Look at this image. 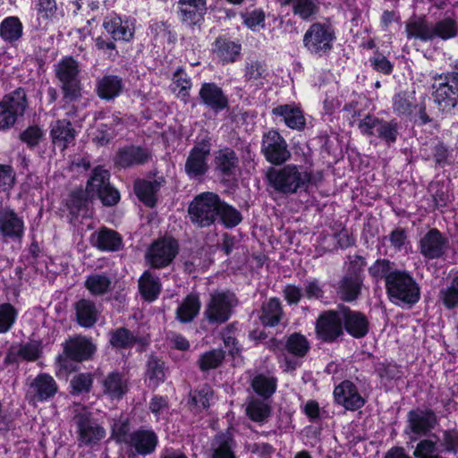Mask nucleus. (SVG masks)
I'll list each match as a JSON object with an SVG mask.
<instances>
[{"instance_id":"bf43d9fd","label":"nucleus","mask_w":458,"mask_h":458,"mask_svg":"<svg viewBox=\"0 0 458 458\" xmlns=\"http://www.w3.org/2000/svg\"><path fill=\"white\" fill-rule=\"evenodd\" d=\"M17 314V310L12 304H0V334L6 333L13 327Z\"/></svg>"},{"instance_id":"680f3d73","label":"nucleus","mask_w":458,"mask_h":458,"mask_svg":"<svg viewBox=\"0 0 458 458\" xmlns=\"http://www.w3.org/2000/svg\"><path fill=\"white\" fill-rule=\"evenodd\" d=\"M44 138V131L38 125H30L23 130L19 139L30 148H36Z\"/></svg>"},{"instance_id":"5701e85b","label":"nucleus","mask_w":458,"mask_h":458,"mask_svg":"<svg viewBox=\"0 0 458 458\" xmlns=\"http://www.w3.org/2000/svg\"><path fill=\"white\" fill-rule=\"evenodd\" d=\"M334 396L337 403L350 411H356L364 405V399L358 393L356 386L349 381H343L334 390Z\"/></svg>"},{"instance_id":"c03bdc74","label":"nucleus","mask_w":458,"mask_h":458,"mask_svg":"<svg viewBox=\"0 0 458 458\" xmlns=\"http://www.w3.org/2000/svg\"><path fill=\"white\" fill-rule=\"evenodd\" d=\"M139 289L145 300H156L161 290L159 278L149 271H145L139 280Z\"/></svg>"},{"instance_id":"f03ea898","label":"nucleus","mask_w":458,"mask_h":458,"mask_svg":"<svg viewBox=\"0 0 458 458\" xmlns=\"http://www.w3.org/2000/svg\"><path fill=\"white\" fill-rule=\"evenodd\" d=\"M266 178L276 191L289 195L306 191L311 182L312 173L307 167L290 164L281 168L270 167Z\"/></svg>"},{"instance_id":"473e14b6","label":"nucleus","mask_w":458,"mask_h":458,"mask_svg":"<svg viewBox=\"0 0 458 458\" xmlns=\"http://www.w3.org/2000/svg\"><path fill=\"white\" fill-rule=\"evenodd\" d=\"M272 112L275 115L282 116L291 129L301 131L305 127V117L299 107L282 105L275 107Z\"/></svg>"},{"instance_id":"7c9ffc66","label":"nucleus","mask_w":458,"mask_h":458,"mask_svg":"<svg viewBox=\"0 0 458 458\" xmlns=\"http://www.w3.org/2000/svg\"><path fill=\"white\" fill-rule=\"evenodd\" d=\"M267 75V67L264 61L250 59L245 63L243 79L250 87H262Z\"/></svg>"},{"instance_id":"4c0bfd02","label":"nucleus","mask_w":458,"mask_h":458,"mask_svg":"<svg viewBox=\"0 0 458 458\" xmlns=\"http://www.w3.org/2000/svg\"><path fill=\"white\" fill-rule=\"evenodd\" d=\"M245 412L250 420L263 423L271 415V407L265 400L250 397L245 403Z\"/></svg>"},{"instance_id":"052dcab7","label":"nucleus","mask_w":458,"mask_h":458,"mask_svg":"<svg viewBox=\"0 0 458 458\" xmlns=\"http://www.w3.org/2000/svg\"><path fill=\"white\" fill-rule=\"evenodd\" d=\"M135 192L138 198L148 207L156 204L157 191L148 181H139L135 183Z\"/></svg>"},{"instance_id":"3c124183","label":"nucleus","mask_w":458,"mask_h":458,"mask_svg":"<svg viewBox=\"0 0 458 458\" xmlns=\"http://www.w3.org/2000/svg\"><path fill=\"white\" fill-rule=\"evenodd\" d=\"M284 348L297 357H303L310 349V344L304 335L294 333L287 338Z\"/></svg>"},{"instance_id":"72a5a7b5","label":"nucleus","mask_w":458,"mask_h":458,"mask_svg":"<svg viewBox=\"0 0 458 458\" xmlns=\"http://www.w3.org/2000/svg\"><path fill=\"white\" fill-rule=\"evenodd\" d=\"M103 392L111 399H121L127 392V383L118 372L109 373L102 381Z\"/></svg>"},{"instance_id":"20e7f679","label":"nucleus","mask_w":458,"mask_h":458,"mask_svg":"<svg viewBox=\"0 0 458 458\" xmlns=\"http://www.w3.org/2000/svg\"><path fill=\"white\" fill-rule=\"evenodd\" d=\"M386 290L390 301L398 306L411 307L420 298L419 284L405 270H395L388 277Z\"/></svg>"},{"instance_id":"e2e57ef3","label":"nucleus","mask_w":458,"mask_h":458,"mask_svg":"<svg viewBox=\"0 0 458 458\" xmlns=\"http://www.w3.org/2000/svg\"><path fill=\"white\" fill-rule=\"evenodd\" d=\"M377 135L386 143H394L398 135V123L394 121L380 120L377 124Z\"/></svg>"},{"instance_id":"79ce46f5","label":"nucleus","mask_w":458,"mask_h":458,"mask_svg":"<svg viewBox=\"0 0 458 458\" xmlns=\"http://www.w3.org/2000/svg\"><path fill=\"white\" fill-rule=\"evenodd\" d=\"M93 198L89 196V192L82 189H77L71 192L67 200V207L72 215L86 216L89 209V206Z\"/></svg>"},{"instance_id":"09e8293b","label":"nucleus","mask_w":458,"mask_h":458,"mask_svg":"<svg viewBox=\"0 0 458 458\" xmlns=\"http://www.w3.org/2000/svg\"><path fill=\"white\" fill-rule=\"evenodd\" d=\"M225 359V352L221 349H213L204 352L198 360L201 371H208L218 368Z\"/></svg>"},{"instance_id":"f3484780","label":"nucleus","mask_w":458,"mask_h":458,"mask_svg":"<svg viewBox=\"0 0 458 458\" xmlns=\"http://www.w3.org/2000/svg\"><path fill=\"white\" fill-rule=\"evenodd\" d=\"M420 253L428 259L442 257L447 248L448 240L437 229L428 230L419 242Z\"/></svg>"},{"instance_id":"bb28decb","label":"nucleus","mask_w":458,"mask_h":458,"mask_svg":"<svg viewBox=\"0 0 458 458\" xmlns=\"http://www.w3.org/2000/svg\"><path fill=\"white\" fill-rule=\"evenodd\" d=\"M95 345L84 336H77L65 342L64 352L65 355L75 361L88 360L95 352Z\"/></svg>"},{"instance_id":"6ab92c4d","label":"nucleus","mask_w":458,"mask_h":458,"mask_svg":"<svg viewBox=\"0 0 458 458\" xmlns=\"http://www.w3.org/2000/svg\"><path fill=\"white\" fill-rule=\"evenodd\" d=\"M0 233L4 238L21 241L24 234V222L9 207L0 206Z\"/></svg>"},{"instance_id":"58836bf2","label":"nucleus","mask_w":458,"mask_h":458,"mask_svg":"<svg viewBox=\"0 0 458 458\" xmlns=\"http://www.w3.org/2000/svg\"><path fill=\"white\" fill-rule=\"evenodd\" d=\"M432 40H447L458 34V21L452 17H445L431 25Z\"/></svg>"},{"instance_id":"a878e982","label":"nucleus","mask_w":458,"mask_h":458,"mask_svg":"<svg viewBox=\"0 0 458 458\" xmlns=\"http://www.w3.org/2000/svg\"><path fill=\"white\" fill-rule=\"evenodd\" d=\"M200 309L199 293L191 292L179 302L175 310V318L182 324L191 323L199 316Z\"/></svg>"},{"instance_id":"37998d69","label":"nucleus","mask_w":458,"mask_h":458,"mask_svg":"<svg viewBox=\"0 0 458 458\" xmlns=\"http://www.w3.org/2000/svg\"><path fill=\"white\" fill-rule=\"evenodd\" d=\"M84 285L92 295L102 296L110 291L112 279L105 273H94L87 276Z\"/></svg>"},{"instance_id":"e433bc0d","label":"nucleus","mask_w":458,"mask_h":458,"mask_svg":"<svg viewBox=\"0 0 458 458\" xmlns=\"http://www.w3.org/2000/svg\"><path fill=\"white\" fill-rule=\"evenodd\" d=\"M123 86L122 79L118 76L106 75L98 81V95L102 99H113L122 92Z\"/></svg>"},{"instance_id":"5fc2aeb1","label":"nucleus","mask_w":458,"mask_h":458,"mask_svg":"<svg viewBox=\"0 0 458 458\" xmlns=\"http://www.w3.org/2000/svg\"><path fill=\"white\" fill-rule=\"evenodd\" d=\"M416 458H443L438 454V446L437 440L425 438L420 440L413 452Z\"/></svg>"},{"instance_id":"9b49d317","label":"nucleus","mask_w":458,"mask_h":458,"mask_svg":"<svg viewBox=\"0 0 458 458\" xmlns=\"http://www.w3.org/2000/svg\"><path fill=\"white\" fill-rule=\"evenodd\" d=\"M235 295L228 291H216L210 294L204 316L210 324H223L231 315L236 305Z\"/></svg>"},{"instance_id":"dca6fc26","label":"nucleus","mask_w":458,"mask_h":458,"mask_svg":"<svg viewBox=\"0 0 458 458\" xmlns=\"http://www.w3.org/2000/svg\"><path fill=\"white\" fill-rule=\"evenodd\" d=\"M58 391L54 377L47 373H40L29 384L26 396L30 403L46 402L53 398Z\"/></svg>"},{"instance_id":"ddd939ff","label":"nucleus","mask_w":458,"mask_h":458,"mask_svg":"<svg viewBox=\"0 0 458 458\" xmlns=\"http://www.w3.org/2000/svg\"><path fill=\"white\" fill-rule=\"evenodd\" d=\"M179 245L175 239L164 237L155 241L146 252V259L154 268L169 266L178 254Z\"/></svg>"},{"instance_id":"ea45409f","label":"nucleus","mask_w":458,"mask_h":458,"mask_svg":"<svg viewBox=\"0 0 458 458\" xmlns=\"http://www.w3.org/2000/svg\"><path fill=\"white\" fill-rule=\"evenodd\" d=\"M418 106L414 92L402 91L393 98V110L397 115L410 116Z\"/></svg>"},{"instance_id":"0e129e2a","label":"nucleus","mask_w":458,"mask_h":458,"mask_svg":"<svg viewBox=\"0 0 458 458\" xmlns=\"http://www.w3.org/2000/svg\"><path fill=\"white\" fill-rule=\"evenodd\" d=\"M93 383L92 376L89 373H80L74 376L71 382L72 395H77L82 393H89L91 389Z\"/></svg>"},{"instance_id":"f257e3e1","label":"nucleus","mask_w":458,"mask_h":458,"mask_svg":"<svg viewBox=\"0 0 458 458\" xmlns=\"http://www.w3.org/2000/svg\"><path fill=\"white\" fill-rule=\"evenodd\" d=\"M72 412L71 423L74 428L78 447L92 448L106 437V428L89 407L75 403Z\"/></svg>"},{"instance_id":"39448f33","label":"nucleus","mask_w":458,"mask_h":458,"mask_svg":"<svg viewBox=\"0 0 458 458\" xmlns=\"http://www.w3.org/2000/svg\"><path fill=\"white\" fill-rule=\"evenodd\" d=\"M221 198L212 191L196 195L188 207L190 221L198 228L209 227L219 218Z\"/></svg>"},{"instance_id":"4be33fe9","label":"nucleus","mask_w":458,"mask_h":458,"mask_svg":"<svg viewBox=\"0 0 458 458\" xmlns=\"http://www.w3.org/2000/svg\"><path fill=\"white\" fill-rule=\"evenodd\" d=\"M343 325L346 332L354 338H362L368 332L369 323L364 314L352 310L349 307L341 306Z\"/></svg>"},{"instance_id":"49530a36","label":"nucleus","mask_w":458,"mask_h":458,"mask_svg":"<svg viewBox=\"0 0 458 458\" xmlns=\"http://www.w3.org/2000/svg\"><path fill=\"white\" fill-rule=\"evenodd\" d=\"M215 52L224 63H233L241 53V46L226 39L216 40Z\"/></svg>"},{"instance_id":"6e6d98bb","label":"nucleus","mask_w":458,"mask_h":458,"mask_svg":"<svg viewBox=\"0 0 458 458\" xmlns=\"http://www.w3.org/2000/svg\"><path fill=\"white\" fill-rule=\"evenodd\" d=\"M394 268V263L388 259H377L369 268V273L375 279H385L386 285L387 284V279L391 275L395 272Z\"/></svg>"},{"instance_id":"393cba45","label":"nucleus","mask_w":458,"mask_h":458,"mask_svg":"<svg viewBox=\"0 0 458 458\" xmlns=\"http://www.w3.org/2000/svg\"><path fill=\"white\" fill-rule=\"evenodd\" d=\"M237 444L229 431L216 434L210 444V458H237Z\"/></svg>"},{"instance_id":"864d4df0","label":"nucleus","mask_w":458,"mask_h":458,"mask_svg":"<svg viewBox=\"0 0 458 458\" xmlns=\"http://www.w3.org/2000/svg\"><path fill=\"white\" fill-rule=\"evenodd\" d=\"M22 26L16 17L6 18L1 24L0 34L4 40L14 41L21 38Z\"/></svg>"},{"instance_id":"2eb2a0df","label":"nucleus","mask_w":458,"mask_h":458,"mask_svg":"<svg viewBox=\"0 0 458 458\" xmlns=\"http://www.w3.org/2000/svg\"><path fill=\"white\" fill-rule=\"evenodd\" d=\"M316 334L318 339L333 343L344 335L341 307L338 310L322 312L316 321Z\"/></svg>"},{"instance_id":"f8f14e48","label":"nucleus","mask_w":458,"mask_h":458,"mask_svg":"<svg viewBox=\"0 0 458 458\" xmlns=\"http://www.w3.org/2000/svg\"><path fill=\"white\" fill-rule=\"evenodd\" d=\"M335 36L334 30L321 23H313L303 37V45L313 55L322 56L330 52Z\"/></svg>"},{"instance_id":"1a4fd4ad","label":"nucleus","mask_w":458,"mask_h":458,"mask_svg":"<svg viewBox=\"0 0 458 458\" xmlns=\"http://www.w3.org/2000/svg\"><path fill=\"white\" fill-rule=\"evenodd\" d=\"M438 424V419L431 409L416 408L407 413L404 434L411 442L427 436Z\"/></svg>"},{"instance_id":"a211bd4d","label":"nucleus","mask_w":458,"mask_h":458,"mask_svg":"<svg viewBox=\"0 0 458 458\" xmlns=\"http://www.w3.org/2000/svg\"><path fill=\"white\" fill-rule=\"evenodd\" d=\"M210 148L208 144L200 143L191 148L186 159L184 170L190 179H199L208 170V157Z\"/></svg>"},{"instance_id":"a19ab883","label":"nucleus","mask_w":458,"mask_h":458,"mask_svg":"<svg viewBox=\"0 0 458 458\" xmlns=\"http://www.w3.org/2000/svg\"><path fill=\"white\" fill-rule=\"evenodd\" d=\"M283 317V309L279 299L271 298L264 303L261 309L259 319L266 327L276 326Z\"/></svg>"},{"instance_id":"de8ad7c7","label":"nucleus","mask_w":458,"mask_h":458,"mask_svg":"<svg viewBox=\"0 0 458 458\" xmlns=\"http://www.w3.org/2000/svg\"><path fill=\"white\" fill-rule=\"evenodd\" d=\"M253 390L263 398H269L276 391V380L272 377L259 374L254 377L251 382Z\"/></svg>"},{"instance_id":"f704fd0d","label":"nucleus","mask_w":458,"mask_h":458,"mask_svg":"<svg viewBox=\"0 0 458 458\" xmlns=\"http://www.w3.org/2000/svg\"><path fill=\"white\" fill-rule=\"evenodd\" d=\"M94 245L106 251H116L121 249L123 244L122 237L115 231L110 229H102L93 235Z\"/></svg>"},{"instance_id":"b1692460","label":"nucleus","mask_w":458,"mask_h":458,"mask_svg":"<svg viewBox=\"0 0 458 458\" xmlns=\"http://www.w3.org/2000/svg\"><path fill=\"white\" fill-rule=\"evenodd\" d=\"M151 158V153L147 148L130 146L120 148L114 157L115 165L127 168L140 165Z\"/></svg>"},{"instance_id":"9d476101","label":"nucleus","mask_w":458,"mask_h":458,"mask_svg":"<svg viewBox=\"0 0 458 458\" xmlns=\"http://www.w3.org/2000/svg\"><path fill=\"white\" fill-rule=\"evenodd\" d=\"M109 177L107 170L97 167L92 171L85 189L91 198H98L105 206H114L120 199V194L111 186Z\"/></svg>"},{"instance_id":"13d9d810","label":"nucleus","mask_w":458,"mask_h":458,"mask_svg":"<svg viewBox=\"0 0 458 458\" xmlns=\"http://www.w3.org/2000/svg\"><path fill=\"white\" fill-rule=\"evenodd\" d=\"M439 296L447 309L458 306V275L452 279L449 285L441 289Z\"/></svg>"},{"instance_id":"2f4dec72","label":"nucleus","mask_w":458,"mask_h":458,"mask_svg":"<svg viewBox=\"0 0 458 458\" xmlns=\"http://www.w3.org/2000/svg\"><path fill=\"white\" fill-rule=\"evenodd\" d=\"M178 4L181 21L190 26L200 21L202 13L206 9V0H180Z\"/></svg>"},{"instance_id":"4468645a","label":"nucleus","mask_w":458,"mask_h":458,"mask_svg":"<svg viewBox=\"0 0 458 458\" xmlns=\"http://www.w3.org/2000/svg\"><path fill=\"white\" fill-rule=\"evenodd\" d=\"M261 153L267 162L275 165H282L291 157L285 140L276 130H270L263 134Z\"/></svg>"},{"instance_id":"cd10ccee","label":"nucleus","mask_w":458,"mask_h":458,"mask_svg":"<svg viewBox=\"0 0 458 458\" xmlns=\"http://www.w3.org/2000/svg\"><path fill=\"white\" fill-rule=\"evenodd\" d=\"M74 310L77 323L85 328L92 327L101 312L93 301L84 298L74 303Z\"/></svg>"},{"instance_id":"aec40b11","label":"nucleus","mask_w":458,"mask_h":458,"mask_svg":"<svg viewBox=\"0 0 458 458\" xmlns=\"http://www.w3.org/2000/svg\"><path fill=\"white\" fill-rule=\"evenodd\" d=\"M199 98L201 103L215 113L228 108L229 101L222 88L214 82H205L201 85Z\"/></svg>"},{"instance_id":"4d7b16f0","label":"nucleus","mask_w":458,"mask_h":458,"mask_svg":"<svg viewBox=\"0 0 458 458\" xmlns=\"http://www.w3.org/2000/svg\"><path fill=\"white\" fill-rule=\"evenodd\" d=\"M293 14L302 20H310L318 12V5L314 0H294Z\"/></svg>"},{"instance_id":"338daca9","label":"nucleus","mask_w":458,"mask_h":458,"mask_svg":"<svg viewBox=\"0 0 458 458\" xmlns=\"http://www.w3.org/2000/svg\"><path fill=\"white\" fill-rule=\"evenodd\" d=\"M244 25L252 31L265 27V13L261 9H255L250 13H242Z\"/></svg>"},{"instance_id":"6e6552de","label":"nucleus","mask_w":458,"mask_h":458,"mask_svg":"<svg viewBox=\"0 0 458 458\" xmlns=\"http://www.w3.org/2000/svg\"><path fill=\"white\" fill-rule=\"evenodd\" d=\"M79 65L72 57H65L55 67V74L62 83L64 99L72 102L81 98V83L79 80Z\"/></svg>"},{"instance_id":"7ed1b4c3","label":"nucleus","mask_w":458,"mask_h":458,"mask_svg":"<svg viewBox=\"0 0 458 458\" xmlns=\"http://www.w3.org/2000/svg\"><path fill=\"white\" fill-rule=\"evenodd\" d=\"M117 441L125 445L129 457L148 456L153 454L158 445V436L150 428L140 427L130 431L126 423L116 429Z\"/></svg>"},{"instance_id":"423d86ee","label":"nucleus","mask_w":458,"mask_h":458,"mask_svg":"<svg viewBox=\"0 0 458 458\" xmlns=\"http://www.w3.org/2000/svg\"><path fill=\"white\" fill-rule=\"evenodd\" d=\"M434 100L443 112H449L458 103V72L433 76Z\"/></svg>"},{"instance_id":"c756f323","label":"nucleus","mask_w":458,"mask_h":458,"mask_svg":"<svg viewBox=\"0 0 458 458\" xmlns=\"http://www.w3.org/2000/svg\"><path fill=\"white\" fill-rule=\"evenodd\" d=\"M362 279L353 271L347 273L339 282L337 294L344 301H352L360 293Z\"/></svg>"},{"instance_id":"c85d7f7f","label":"nucleus","mask_w":458,"mask_h":458,"mask_svg":"<svg viewBox=\"0 0 458 458\" xmlns=\"http://www.w3.org/2000/svg\"><path fill=\"white\" fill-rule=\"evenodd\" d=\"M50 136L54 145L65 149L75 139V130L66 119L56 120L51 125Z\"/></svg>"},{"instance_id":"603ef678","label":"nucleus","mask_w":458,"mask_h":458,"mask_svg":"<svg viewBox=\"0 0 458 458\" xmlns=\"http://www.w3.org/2000/svg\"><path fill=\"white\" fill-rule=\"evenodd\" d=\"M165 363L155 355H149L147 361V371L146 375L149 381L154 385L157 386L160 382L165 379Z\"/></svg>"},{"instance_id":"c9c22d12","label":"nucleus","mask_w":458,"mask_h":458,"mask_svg":"<svg viewBox=\"0 0 458 458\" xmlns=\"http://www.w3.org/2000/svg\"><path fill=\"white\" fill-rule=\"evenodd\" d=\"M408 38H416L421 41H432L431 25L424 17H412L405 25Z\"/></svg>"},{"instance_id":"0eeeda50","label":"nucleus","mask_w":458,"mask_h":458,"mask_svg":"<svg viewBox=\"0 0 458 458\" xmlns=\"http://www.w3.org/2000/svg\"><path fill=\"white\" fill-rule=\"evenodd\" d=\"M28 98L23 88L4 96L0 100V130L13 127L28 108Z\"/></svg>"},{"instance_id":"8fccbe9b","label":"nucleus","mask_w":458,"mask_h":458,"mask_svg":"<svg viewBox=\"0 0 458 458\" xmlns=\"http://www.w3.org/2000/svg\"><path fill=\"white\" fill-rule=\"evenodd\" d=\"M218 213L219 218L217 221H221L227 228H233L238 225L242 220L240 211L222 199Z\"/></svg>"},{"instance_id":"a18cd8bd","label":"nucleus","mask_w":458,"mask_h":458,"mask_svg":"<svg viewBox=\"0 0 458 458\" xmlns=\"http://www.w3.org/2000/svg\"><path fill=\"white\" fill-rule=\"evenodd\" d=\"M140 338L125 327H119L109 333V343L114 348H131Z\"/></svg>"},{"instance_id":"412c9836","label":"nucleus","mask_w":458,"mask_h":458,"mask_svg":"<svg viewBox=\"0 0 458 458\" xmlns=\"http://www.w3.org/2000/svg\"><path fill=\"white\" fill-rule=\"evenodd\" d=\"M214 169L223 178H233L239 171V157L230 148H224L215 153Z\"/></svg>"},{"instance_id":"69168bd1","label":"nucleus","mask_w":458,"mask_h":458,"mask_svg":"<svg viewBox=\"0 0 458 458\" xmlns=\"http://www.w3.org/2000/svg\"><path fill=\"white\" fill-rule=\"evenodd\" d=\"M441 452L452 454H458V430L445 429L442 433L440 443Z\"/></svg>"},{"instance_id":"774afa93","label":"nucleus","mask_w":458,"mask_h":458,"mask_svg":"<svg viewBox=\"0 0 458 458\" xmlns=\"http://www.w3.org/2000/svg\"><path fill=\"white\" fill-rule=\"evenodd\" d=\"M40 344L36 341H31L20 345L17 355L27 361H34L40 356Z\"/></svg>"}]
</instances>
